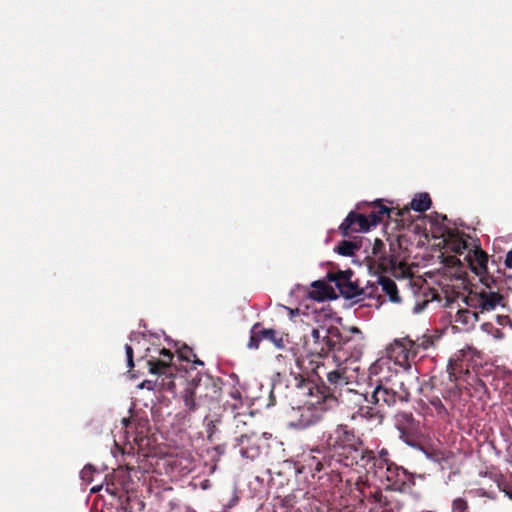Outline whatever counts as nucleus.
<instances>
[{
  "label": "nucleus",
  "mask_w": 512,
  "mask_h": 512,
  "mask_svg": "<svg viewBox=\"0 0 512 512\" xmlns=\"http://www.w3.org/2000/svg\"><path fill=\"white\" fill-rule=\"evenodd\" d=\"M488 255L481 249L474 251V258L470 260L471 269L480 276V280L487 288L498 287L497 282L500 276L489 275L488 269Z\"/></svg>",
  "instance_id": "9b49d317"
},
{
  "label": "nucleus",
  "mask_w": 512,
  "mask_h": 512,
  "mask_svg": "<svg viewBox=\"0 0 512 512\" xmlns=\"http://www.w3.org/2000/svg\"><path fill=\"white\" fill-rule=\"evenodd\" d=\"M442 220H447V217L445 215H443Z\"/></svg>",
  "instance_id": "09e8293b"
},
{
  "label": "nucleus",
  "mask_w": 512,
  "mask_h": 512,
  "mask_svg": "<svg viewBox=\"0 0 512 512\" xmlns=\"http://www.w3.org/2000/svg\"><path fill=\"white\" fill-rule=\"evenodd\" d=\"M496 322L501 326L511 325V320L507 315H497Z\"/></svg>",
  "instance_id": "c9c22d12"
},
{
  "label": "nucleus",
  "mask_w": 512,
  "mask_h": 512,
  "mask_svg": "<svg viewBox=\"0 0 512 512\" xmlns=\"http://www.w3.org/2000/svg\"><path fill=\"white\" fill-rule=\"evenodd\" d=\"M305 382H306L305 379L303 377H301V379L298 382V386L305 384Z\"/></svg>",
  "instance_id": "37998d69"
},
{
  "label": "nucleus",
  "mask_w": 512,
  "mask_h": 512,
  "mask_svg": "<svg viewBox=\"0 0 512 512\" xmlns=\"http://www.w3.org/2000/svg\"><path fill=\"white\" fill-rule=\"evenodd\" d=\"M106 491L108 493H110L111 495H114V496L118 495V488L113 483L112 484L108 483L106 485Z\"/></svg>",
  "instance_id": "e433bc0d"
},
{
  "label": "nucleus",
  "mask_w": 512,
  "mask_h": 512,
  "mask_svg": "<svg viewBox=\"0 0 512 512\" xmlns=\"http://www.w3.org/2000/svg\"><path fill=\"white\" fill-rule=\"evenodd\" d=\"M504 281L500 278L497 282V291H482L480 294L475 295L474 298L470 297L469 300L474 302V306L480 308L481 312L494 310L497 305H503L504 297L500 294L501 285Z\"/></svg>",
  "instance_id": "dca6fc26"
},
{
  "label": "nucleus",
  "mask_w": 512,
  "mask_h": 512,
  "mask_svg": "<svg viewBox=\"0 0 512 512\" xmlns=\"http://www.w3.org/2000/svg\"><path fill=\"white\" fill-rule=\"evenodd\" d=\"M395 426L400 438L409 445H413L419 432V424L411 412H400L395 417Z\"/></svg>",
  "instance_id": "f8f14e48"
},
{
  "label": "nucleus",
  "mask_w": 512,
  "mask_h": 512,
  "mask_svg": "<svg viewBox=\"0 0 512 512\" xmlns=\"http://www.w3.org/2000/svg\"><path fill=\"white\" fill-rule=\"evenodd\" d=\"M125 352H126V357H127V365L131 370L134 367L133 348L131 347V345H129V344L125 345Z\"/></svg>",
  "instance_id": "f704fd0d"
},
{
  "label": "nucleus",
  "mask_w": 512,
  "mask_h": 512,
  "mask_svg": "<svg viewBox=\"0 0 512 512\" xmlns=\"http://www.w3.org/2000/svg\"><path fill=\"white\" fill-rule=\"evenodd\" d=\"M193 388H187L183 394L184 405L188 412L199 408L213 410L220 406L223 381L210 375L196 376L192 380Z\"/></svg>",
  "instance_id": "7ed1b4c3"
},
{
  "label": "nucleus",
  "mask_w": 512,
  "mask_h": 512,
  "mask_svg": "<svg viewBox=\"0 0 512 512\" xmlns=\"http://www.w3.org/2000/svg\"><path fill=\"white\" fill-rule=\"evenodd\" d=\"M174 358L173 353L166 348H162L159 351V358H152L147 361L149 372L158 376H166L171 378L174 373L172 367V360Z\"/></svg>",
  "instance_id": "2eb2a0df"
},
{
  "label": "nucleus",
  "mask_w": 512,
  "mask_h": 512,
  "mask_svg": "<svg viewBox=\"0 0 512 512\" xmlns=\"http://www.w3.org/2000/svg\"><path fill=\"white\" fill-rule=\"evenodd\" d=\"M262 341H268L274 344L276 348H283V338L274 329L264 328L260 323L252 326L248 347L250 349H258Z\"/></svg>",
  "instance_id": "9d476101"
},
{
  "label": "nucleus",
  "mask_w": 512,
  "mask_h": 512,
  "mask_svg": "<svg viewBox=\"0 0 512 512\" xmlns=\"http://www.w3.org/2000/svg\"><path fill=\"white\" fill-rule=\"evenodd\" d=\"M322 419V414L319 409L311 406H304L300 408V417L296 426L301 429L308 428L312 425L319 423Z\"/></svg>",
  "instance_id": "6ab92c4d"
},
{
  "label": "nucleus",
  "mask_w": 512,
  "mask_h": 512,
  "mask_svg": "<svg viewBox=\"0 0 512 512\" xmlns=\"http://www.w3.org/2000/svg\"><path fill=\"white\" fill-rule=\"evenodd\" d=\"M140 388H147V389H153V382L149 380L143 381L140 385Z\"/></svg>",
  "instance_id": "ea45409f"
},
{
  "label": "nucleus",
  "mask_w": 512,
  "mask_h": 512,
  "mask_svg": "<svg viewBox=\"0 0 512 512\" xmlns=\"http://www.w3.org/2000/svg\"><path fill=\"white\" fill-rule=\"evenodd\" d=\"M395 214H396V216H403V212L400 210H398Z\"/></svg>",
  "instance_id": "a18cd8bd"
},
{
  "label": "nucleus",
  "mask_w": 512,
  "mask_h": 512,
  "mask_svg": "<svg viewBox=\"0 0 512 512\" xmlns=\"http://www.w3.org/2000/svg\"><path fill=\"white\" fill-rule=\"evenodd\" d=\"M344 362L336 363V368L330 371L326 370L325 363H317L313 372L320 380V384H316L314 388L317 392L318 399L316 404H325L327 407L335 404L341 396L343 387L347 386L349 378L347 369L342 367Z\"/></svg>",
  "instance_id": "20e7f679"
},
{
  "label": "nucleus",
  "mask_w": 512,
  "mask_h": 512,
  "mask_svg": "<svg viewBox=\"0 0 512 512\" xmlns=\"http://www.w3.org/2000/svg\"><path fill=\"white\" fill-rule=\"evenodd\" d=\"M481 327L484 332L493 335L496 339H502L504 337V333L500 329L494 327L492 323H483Z\"/></svg>",
  "instance_id": "2f4dec72"
},
{
  "label": "nucleus",
  "mask_w": 512,
  "mask_h": 512,
  "mask_svg": "<svg viewBox=\"0 0 512 512\" xmlns=\"http://www.w3.org/2000/svg\"><path fill=\"white\" fill-rule=\"evenodd\" d=\"M340 293L348 299H357V301L362 300L361 296L365 295L363 289H360L353 281H350L348 284H345L339 290Z\"/></svg>",
  "instance_id": "5701e85b"
},
{
  "label": "nucleus",
  "mask_w": 512,
  "mask_h": 512,
  "mask_svg": "<svg viewBox=\"0 0 512 512\" xmlns=\"http://www.w3.org/2000/svg\"><path fill=\"white\" fill-rule=\"evenodd\" d=\"M429 403L439 418L444 419L448 415V411L439 397L434 396L430 398Z\"/></svg>",
  "instance_id": "c85d7f7f"
},
{
  "label": "nucleus",
  "mask_w": 512,
  "mask_h": 512,
  "mask_svg": "<svg viewBox=\"0 0 512 512\" xmlns=\"http://www.w3.org/2000/svg\"><path fill=\"white\" fill-rule=\"evenodd\" d=\"M356 209L363 211L366 214L371 227L376 226L385 219H390L392 217L391 214L394 213V209L383 205L382 200H377L372 203L358 204Z\"/></svg>",
  "instance_id": "4468645a"
},
{
  "label": "nucleus",
  "mask_w": 512,
  "mask_h": 512,
  "mask_svg": "<svg viewBox=\"0 0 512 512\" xmlns=\"http://www.w3.org/2000/svg\"><path fill=\"white\" fill-rule=\"evenodd\" d=\"M229 394L233 401H232V403H229L227 401L226 404L231 407V411L236 413L235 412L236 410L243 407L242 395H241L240 391L235 388H233Z\"/></svg>",
  "instance_id": "7c9ffc66"
},
{
  "label": "nucleus",
  "mask_w": 512,
  "mask_h": 512,
  "mask_svg": "<svg viewBox=\"0 0 512 512\" xmlns=\"http://www.w3.org/2000/svg\"><path fill=\"white\" fill-rule=\"evenodd\" d=\"M359 414L367 419H372V418H375V417H379V418H382V416L379 414V410L376 411L373 407H369V406H366V407H360L359 408Z\"/></svg>",
  "instance_id": "72a5a7b5"
},
{
  "label": "nucleus",
  "mask_w": 512,
  "mask_h": 512,
  "mask_svg": "<svg viewBox=\"0 0 512 512\" xmlns=\"http://www.w3.org/2000/svg\"><path fill=\"white\" fill-rule=\"evenodd\" d=\"M350 491L361 502L367 499L373 503H380L383 498V494L379 488L371 486L367 480H363L360 476L357 477L354 482V487L351 488Z\"/></svg>",
  "instance_id": "f3484780"
},
{
  "label": "nucleus",
  "mask_w": 512,
  "mask_h": 512,
  "mask_svg": "<svg viewBox=\"0 0 512 512\" xmlns=\"http://www.w3.org/2000/svg\"><path fill=\"white\" fill-rule=\"evenodd\" d=\"M451 512H472L467 498L456 497L451 502Z\"/></svg>",
  "instance_id": "cd10ccee"
},
{
  "label": "nucleus",
  "mask_w": 512,
  "mask_h": 512,
  "mask_svg": "<svg viewBox=\"0 0 512 512\" xmlns=\"http://www.w3.org/2000/svg\"><path fill=\"white\" fill-rule=\"evenodd\" d=\"M122 422H123L125 427H128V425L130 423V421L128 419H126V418H123Z\"/></svg>",
  "instance_id": "79ce46f5"
},
{
  "label": "nucleus",
  "mask_w": 512,
  "mask_h": 512,
  "mask_svg": "<svg viewBox=\"0 0 512 512\" xmlns=\"http://www.w3.org/2000/svg\"><path fill=\"white\" fill-rule=\"evenodd\" d=\"M385 243L376 238L372 245V255L378 262V267L382 272H390L394 276L405 274V264L398 262L395 255H386Z\"/></svg>",
  "instance_id": "1a4fd4ad"
},
{
  "label": "nucleus",
  "mask_w": 512,
  "mask_h": 512,
  "mask_svg": "<svg viewBox=\"0 0 512 512\" xmlns=\"http://www.w3.org/2000/svg\"><path fill=\"white\" fill-rule=\"evenodd\" d=\"M316 290L310 293V296L315 300H324L328 296L330 288L321 281H316L312 285Z\"/></svg>",
  "instance_id": "bb28decb"
},
{
  "label": "nucleus",
  "mask_w": 512,
  "mask_h": 512,
  "mask_svg": "<svg viewBox=\"0 0 512 512\" xmlns=\"http://www.w3.org/2000/svg\"><path fill=\"white\" fill-rule=\"evenodd\" d=\"M432 345H433V340L427 336H423L422 338L413 340V350L415 351V356L416 357L418 356V353L420 350H426Z\"/></svg>",
  "instance_id": "c756f323"
},
{
  "label": "nucleus",
  "mask_w": 512,
  "mask_h": 512,
  "mask_svg": "<svg viewBox=\"0 0 512 512\" xmlns=\"http://www.w3.org/2000/svg\"><path fill=\"white\" fill-rule=\"evenodd\" d=\"M454 321L463 325H472L478 321V314L468 309H459Z\"/></svg>",
  "instance_id": "b1692460"
},
{
  "label": "nucleus",
  "mask_w": 512,
  "mask_h": 512,
  "mask_svg": "<svg viewBox=\"0 0 512 512\" xmlns=\"http://www.w3.org/2000/svg\"><path fill=\"white\" fill-rule=\"evenodd\" d=\"M353 273L351 270L338 271L334 274L329 275V279L333 281L336 287L340 290L345 284H348L351 280Z\"/></svg>",
  "instance_id": "393cba45"
},
{
  "label": "nucleus",
  "mask_w": 512,
  "mask_h": 512,
  "mask_svg": "<svg viewBox=\"0 0 512 512\" xmlns=\"http://www.w3.org/2000/svg\"><path fill=\"white\" fill-rule=\"evenodd\" d=\"M247 417V414L244 413L228 412L226 404L224 406H217L213 410H208V413L204 417L207 439L210 442L214 441V439L221 434L222 428L226 425H231L233 431L239 429L240 425L246 426L245 419Z\"/></svg>",
  "instance_id": "423d86ee"
},
{
  "label": "nucleus",
  "mask_w": 512,
  "mask_h": 512,
  "mask_svg": "<svg viewBox=\"0 0 512 512\" xmlns=\"http://www.w3.org/2000/svg\"><path fill=\"white\" fill-rule=\"evenodd\" d=\"M378 282L382 287V291L388 296L391 302L399 303L401 301L397 285L394 280L386 276H379Z\"/></svg>",
  "instance_id": "aec40b11"
},
{
  "label": "nucleus",
  "mask_w": 512,
  "mask_h": 512,
  "mask_svg": "<svg viewBox=\"0 0 512 512\" xmlns=\"http://www.w3.org/2000/svg\"><path fill=\"white\" fill-rule=\"evenodd\" d=\"M387 354L395 364L403 367L405 370L411 369V362L416 359L413 350V340L408 336L395 339L387 348Z\"/></svg>",
  "instance_id": "6e6552de"
},
{
  "label": "nucleus",
  "mask_w": 512,
  "mask_h": 512,
  "mask_svg": "<svg viewBox=\"0 0 512 512\" xmlns=\"http://www.w3.org/2000/svg\"><path fill=\"white\" fill-rule=\"evenodd\" d=\"M359 342L340 331L338 327H318L304 336L303 348L309 356L327 358L333 354V362H347L361 355Z\"/></svg>",
  "instance_id": "f03ea898"
},
{
  "label": "nucleus",
  "mask_w": 512,
  "mask_h": 512,
  "mask_svg": "<svg viewBox=\"0 0 512 512\" xmlns=\"http://www.w3.org/2000/svg\"><path fill=\"white\" fill-rule=\"evenodd\" d=\"M351 332L356 333V334H361V331L356 327L351 328Z\"/></svg>",
  "instance_id": "a19ab883"
},
{
  "label": "nucleus",
  "mask_w": 512,
  "mask_h": 512,
  "mask_svg": "<svg viewBox=\"0 0 512 512\" xmlns=\"http://www.w3.org/2000/svg\"><path fill=\"white\" fill-rule=\"evenodd\" d=\"M461 371L462 370V367L460 364L458 363H452L450 362L448 367H447V377H448V380L451 382V383H455L457 381V371Z\"/></svg>",
  "instance_id": "473e14b6"
},
{
  "label": "nucleus",
  "mask_w": 512,
  "mask_h": 512,
  "mask_svg": "<svg viewBox=\"0 0 512 512\" xmlns=\"http://www.w3.org/2000/svg\"><path fill=\"white\" fill-rule=\"evenodd\" d=\"M409 400L410 390L405 384L403 376L396 373L380 381L368 402L383 408L408 403Z\"/></svg>",
  "instance_id": "39448f33"
},
{
  "label": "nucleus",
  "mask_w": 512,
  "mask_h": 512,
  "mask_svg": "<svg viewBox=\"0 0 512 512\" xmlns=\"http://www.w3.org/2000/svg\"><path fill=\"white\" fill-rule=\"evenodd\" d=\"M505 265L506 267L508 268H511L512 269V250L509 251L506 255V259H505Z\"/></svg>",
  "instance_id": "4c0bfd02"
},
{
  "label": "nucleus",
  "mask_w": 512,
  "mask_h": 512,
  "mask_svg": "<svg viewBox=\"0 0 512 512\" xmlns=\"http://www.w3.org/2000/svg\"><path fill=\"white\" fill-rule=\"evenodd\" d=\"M185 512H196V511L191 507H187Z\"/></svg>",
  "instance_id": "c03bdc74"
},
{
  "label": "nucleus",
  "mask_w": 512,
  "mask_h": 512,
  "mask_svg": "<svg viewBox=\"0 0 512 512\" xmlns=\"http://www.w3.org/2000/svg\"><path fill=\"white\" fill-rule=\"evenodd\" d=\"M370 228L368 217L363 211H351L340 224L339 231L342 236L349 237L352 233L366 232Z\"/></svg>",
  "instance_id": "ddd939ff"
},
{
  "label": "nucleus",
  "mask_w": 512,
  "mask_h": 512,
  "mask_svg": "<svg viewBox=\"0 0 512 512\" xmlns=\"http://www.w3.org/2000/svg\"><path fill=\"white\" fill-rule=\"evenodd\" d=\"M363 239L359 240H343L336 246L335 251L342 256H353L356 251L360 250Z\"/></svg>",
  "instance_id": "412c9836"
},
{
  "label": "nucleus",
  "mask_w": 512,
  "mask_h": 512,
  "mask_svg": "<svg viewBox=\"0 0 512 512\" xmlns=\"http://www.w3.org/2000/svg\"><path fill=\"white\" fill-rule=\"evenodd\" d=\"M331 456L342 462L345 467H360L367 473H373L386 487L394 491H406L413 484V477L403 467L388 459L387 450L383 449L376 456L372 450L364 447L362 440L356 436L354 429L340 424L328 439Z\"/></svg>",
  "instance_id": "f257e3e1"
},
{
  "label": "nucleus",
  "mask_w": 512,
  "mask_h": 512,
  "mask_svg": "<svg viewBox=\"0 0 512 512\" xmlns=\"http://www.w3.org/2000/svg\"><path fill=\"white\" fill-rule=\"evenodd\" d=\"M234 435H240L235 438L233 448L238 451L243 459L253 461L257 459L262 452V438L254 433L248 432L246 426L240 425V428L233 431Z\"/></svg>",
  "instance_id": "0eeeda50"
},
{
  "label": "nucleus",
  "mask_w": 512,
  "mask_h": 512,
  "mask_svg": "<svg viewBox=\"0 0 512 512\" xmlns=\"http://www.w3.org/2000/svg\"><path fill=\"white\" fill-rule=\"evenodd\" d=\"M178 357L181 360H184L186 362H192L195 365H204V363L197 358L192 348L188 347L187 345H184L178 350Z\"/></svg>",
  "instance_id": "a878e982"
},
{
  "label": "nucleus",
  "mask_w": 512,
  "mask_h": 512,
  "mask_svg": "<svg viewBox=\"0 0 512 512\" xmlns=\"http://www.w3.org/2000/svg\"><path fill=\"white\" fill-rule=\"evenodd\" d=\"M161 386L166 389H172L174 388V382L170 379L168 382H165L164 379L161 382Z\"/></svg>",
  "instance_id": "58836bf2"
},
{
  "label": "nucleus",
  "mask_w": 512,
  "mask_h": 512,
  "mask_svg": "<svg viewBox=\"0 0 512 512\" xmlns=\"http://www.w3.org/2000/svg\"><path fill=\"white\" fill-rule=\"evenodd\" d=\"M333 433H334V430L327 436V438L325 440L326 454L322 458H319L314 455L310 456L308 458L307 465L310 468V470H313L316 472H321V471H324L326 468H330L331 472H335V471H337V469H336L337 464L345 466L342 462L337 461L334 457L331 456L329 445H328V439Z\"/></svg>",
  "instance_id": "a211bd4d"
},
{
  "label": "nucleus",
  "mask_w": 512,
  "mask_h": 512,
  "mask_svg": "<svg viewBox=\"0 0 512 512\" xmlns=\"http://www.w3.org/2000/svg\"><path fill=\"white\" fill-rule=\"evenodd\" d=\"M220 449H224V445H222V446H218V447L216 448V451H220Z\"/></svg>",
  "instance_id": "49530a36"
},
{
  "label": "nucleus",
  "mask_w": 512,
  "mask_h": 512,
  "mask_svg": "<svg viewBox=\"0 0 512 512\" xmlns=\"http://www.w3.org/2000/svg\"><path fill=\"white\" fill-rule=\"evenodd\" d=\"M312 388H313V387H308L309 393H310L311 395H313V393H312Z\"/></svg>",
  "instance_id": "de8ad7c7"
},
{
  "label": "nucleus",
  "mask_w": 512,
  "mask_h": 512,
  "mask_svg": "<svg viewBox=\"0 0 512 512\" xmlns=\"http://www.w3.org/2000/svg\"><path fill=\"white\" fill-rule=\"evenodd\" d=\"M432 205L431 198L428 193H418L412 199L410 206L417 212H425Z\"/></svg>",
  "instance_id": "4be33fe9"
}]
</instances>
